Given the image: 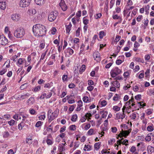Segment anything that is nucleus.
<instances>
[{"mask_svg":"<svg viewBox=\"0 0 154 154\" xmlns=\"http://www.w3.org/2000/svg\"><path fill=\"white\" fill-rule=\"evenodd\" d=\"M63 142L64 143L59 144V152H60V153H58V154H65V153L63 152V150L65 149L64 147L65 146L66 143L65 142V140L64 139H63Z\"/></svg>","mask_w":154,"mask_h":154,"instance_id":"obj_11","label":"nucleus"},{"mask_svg":"<svg viewBox=\"0 0 154 154\" xmlns=\"http://www.w3.org/2000/svg\"><path fill=\"white\" fill-rule=\"evenodd\" d=\"M7 122L10 126H13L17 124V122L12 119H11L10 121H8Z\"/></svg>","mask_w":154,"mask_h":154,"instance_id":"obj_26","label":"nucleus"},{"mask_svg":"<svg viewBox=\"0 0 154 154\" xmlns=\"http://www.w3.org/2000/svg\"><path fill=\"white\" fill-rule=\"evenodd\" d=\"M131 131V129H129L128 130H123V129H122L121 131L118 135V137L120 138H122L123 137L126 138L130 133Z\"/></svg>","mask_w":154,"mask_h":154,"instance_id":"obj_6","label":"nucleus"},{"mask_svg":"<svg viewBox=\"0 0 154 154\" xmlns=\"http://www.w3.org/2000/svg\"><path fill=\"white\" fill-rule=\"evenodd\" d=\"M62 78L63 82H67L68 81V76L66 75H63L62 76Z\"/></svg>","mask_w":154,"mask_h":154,"instance_id":"obj_58","label":"nucleus"},{"mask_svg":"<svg viewBox=\"0 0 154 154\" xmlns=\"http://www.w3.org/2000/svg\"><path fill=\"white\" fill-rule=\"evenodd\" d=\"M79 39L77 38H74L73 40L74 45H73L72 47V48L73 49H75V45H76V46L77 48L78 49L79 47V45L78 44L79 43Z\"/></svg>","mask_w":154,"mask_h":154,"instance_id":"obj_13","label":"nucleus"},{"mask_svg":"<svg viewBox=\"0 0 154 154\" xmlns=\"http://www.w3.org/2000/svg\"><path fill=\"white\" fill-rule=\"evenodd\" d=\"M82 100L83 101L86 103L89 102V98L88 97L85 96L83 97Z\"/></svg>","mask_w":154,"mask_h":154,"instance_id":"obj_62","label":"nucleus"},{"mask_svg":"<svg viewBox=\"0 0 154 154\" xmlns=\"http://www.w3.org/2000/svg\"><path fill=\"white\" fill-rule=\"evenodd\" d=\"M147 149L148 152H150L152 153L154 151V147L151 146H149Z\"/></svg>","mask_w":154,"mask_h":154,"instance_id":"obj_42","label":"nucleus"},{"mask_svg":"<svg viewBox=\"0 0 154 154\" xmlns=\"http://www.w3.org/2000/svg\"><path fill=\"white\" fill-rule=\"evenodd\" d=\"M111 84L112 86L117 88H119L120 86V83L117 80L113 81L111 82Z\"/></svg>","mask_w":154,"mask_h":154,"instance_id":"obj_21","label":"nucleus"},{"mask_svg":"<svg viewBox=\"0 0 154 154\" xmlns=\"http://www.w3.org/2000/svg\"><path fill=\"white\" fill-rule=\"evenodd\" d=\"M6 4L5 2H2L0 4V8L2 10H5L6 8Z\"/></svg>","mask_w":154,"mask_h":154,"instance_id":"obj_41","label":"nucleus"},{"mask_svg":"<svg viewBox=\"0 0 154 154\" xmlns=\"http://www.w3.org/2000/svg\"><path fill=\"white\" fill-rule=\"evenodd\" d=\"M57 111L53 112L51 110H49L48 112L49 122H51L57 116Z\"/></svg>","mask_w":154,"mask_h":154,"instance_id":"obj_5","label":"nucleus"},{"mask_svg":"<svg viewBox=\"0 0 154 154\" xmlns=\"http://www.w3.org/2000/svg\"><path fill=\"white\" fill-rule=\"evenodd\" d=\"M31 2V0H21L20 3V6L22 8L28 7Z\"/></svg>","mask_w":154,"mask_h":154,"instance_id":"obj_7","label":"nucleus"},{"mask_svg":"<svg viewBox=\"0 0 154 154\" xmlns=\"http://www.w3.org/2000/svg\"><path fill=\"white\" fill-rule=\"evenodd\" d=\"M150 58V55L147 54L146 55L144 56V59L145 60L148 61Z\"/></svg>","mask_w":154,"mask_h":154,"instance_id":"obj_64","label":"nucleus"},{"mask_svg":"<svg viewBox=\"0 0 154 154\" xmlns=\"http://www.w3.org/2000/svg\"><path fill=\"white\" fill-rule=\"evenodd\" d=\"M2 136L4 139H8L10 136V133L8 131H5L3 132Z\"/></svg>","mask_w":154,"mask_h":154,"instance_id":"obj_24","label":"nucleus"},{"mask_svg":"<svg viewBox=\"0 0 154 154\" xmlns=\"http://www.w3.org/2000/svg\"><path fill=\"white\" fill-rule=\"evenodd\" d=\"M86 66L85 65H82L80 68L79 73L80 74H82L85 70Z\"/></svg>","mask_w":154,"mask_h":154,"instance_id":"obj_39","label":"nucleus"},{"mask_svg":"<svg viewBox=\"0 0 154 154\" xmlns=\"http://www.w3.org/2000/svg\"><path fill=\"white\" fill-rule=\"evenodd\" d=\"M106 35V33L103 31H100L99 33V37L101 39L103 37Z\"/></svg>","mask_w":154,"mask_h":154,"instance_id":"obj_49","label":"nucleus"},{"mask_svg":"<svg viewBox=\"0 0 154 154\" xmlns=\"http://www.w3.org/2000/svg\"><path fill=\"white\" fill-rule=\"evenodd\" d=\"M8 43V40L4 35L0 36V45H5Z\"/></svg>","mask_w":154,"mask_h":154,"instance_id":"obj_9","label":"nucleus"},{"mask_svg":"<svg viewBox=\"0 0 154 154\" xmlns=\"http://www.w3.org/2000/svg\"><path fill=\"white\" fill-rule=\"evenodd\" d=\"M78 118L77 115L76 114L73 115L72 117L71 120L72 122H75L76 121Z\"/></svg>","mask_w":154,"mask_h":154,"instance_id":"obj_44","label":"nucleus"},{"mask_svg":"<svg viewBox=\"0 0 154 154\" xmlns=\"http://www.w3.org/2000/svg\"><path fill=\"white\" fill-rule=\"evenodd\" d=\"M130 151L132 154H138V152L136 150V148L134 146H132L130 149Z\"/></svg>","mask_w":154,"mask_h":154,"instance_id":"obj_22","label":"nucleus"},{"mask_svg":"<svg viewBox=\"0 0 154 154\" xmlns=\"http://www.w3.org/2000/svg\"><path fill=\"white\" fill-rule=\"evenodd\" d=\"M91 148H92V146L89 145H85L84 150L85 151H89L91 149Z\"/></svg>","mask_w":154,"mask_h":154,"instance_id":"obj_36","label":"nucleus"},{"mask_svg":"<svg viewBox=\"0 0 154 154\" xmlns=\"http://www.w3.org/2000/svg\"><path fill=\"white\" fill-rule=\"evenodd\" d=\"M26 103L28 106H31L33 104L35 103L34 97H31L27 100Z\"/></svg>","mask_w":154,"mask_h":154,"instance_id":"obj_14","label":"nucleus"},{"mask_svg":"<svg viewBox=\"0 0 154 154\" xmlns=\"http://www.w3.org/2000/svg\"><path fill=\"white\" fill-rule=\"evenodd\" d=\"M135 61L137 62H140L142 63H144V60L143 59H142L138 57L136 58Z\"/></svg>","mask_w":154,"mask_h":154,"instance_id":"obj_46","label":"nucleus"},{"mask_svg":"<svg viewBox=\"0 0 154 154\" xmlns=\"http://www.w3.org/2000/svg\"><path fill=\"white\" fill-rule=\"evenodd\" d=\"M30 96V94L28 93L26 94H23L22 95H19V97H18V98L20 100H22L27 98Z\"/></svg>","mask_w":154,"mask_h":154,"instance_id":"obj_16","label":"nucleus"},{"mask_svg":"<svg viewBox=\"0 0 154 154\" xmlns=\"http://www.w3.org/2000/svg\"><path fill=\"white\" fill-rule=\"evenodd\" d=\"M59 5L62 10H66L67 8L64 0H61L60 2L59 3Z\"/></svg>","mask_w":154,"mask_h":154,"instance_id":"obj_19","label":"nucleus"},{"mask_svg":"<svg viewBox=\"0 0 154 154\" xmlns=\"http://www.w3.org/2000/svg\"><path fill=\"white\" fill-rule=\"evenodd\" d=\"M77 106L75 109L76 111H79L82 109L81 107L83 106V102L81 100H79L77 102Z\"/></svg>","mask_w":154,"mask_h":154,"instance_id":"obj_18","label":"nucleus"},{"mask_svg":"<svg viewBox=\"0 0 154 154\" xmlns=\"http://www.w3.org/2000/svg\"><path fill=\"white\" fill-rule=\"evenodd\" d=\"M41 89V87L40 86H36L32 89V91L34 92H37L40 91Z\"/></svg>","mask_w":154,"mask_h":154,"instance_id":"obj_43","label":"nucleus"},{"mask_svg":"<svg viewBox=\"0 0 154 154\" xmlns=\"http://www.w3.org/2000/svg\"><path fill=\"white\" fill-rule=\"evenodd\" d=\"M67 100L69 99H74L75 97L73 95L71 94L70 95H67L66 96Z\"/></svg>","mask_w":154,"mask_h":154,"instance_id":"obj_63","label":"nucleus"},{"mask_svg":"<svg viewBox=\"0 0 154 154\" xmlns=\"http://www.w3.org/2000/svg\"><path fill=\"white\" fill-rule=\"evenodd\" d=\"M69 129L71 131H75L76 129V126L75 125H72L69 126Z\"/></svg>","mask_w":154,"mask_h":154,"instance_id":"obj_61","label":"nucleus"},{"mask_svg":"<svg viewBox=\"0 0 154 154\" xmlns=\"http://www.w3.org/2000/svg\"><path fill=\"white\" fill-rule=\"evenodd\" d=\"M44 0H35V3L37 5H42L44 3Z\"/></svg>","mask_w":154,"mask_h":154,"instance_id":"obj_37","label":"nucleus"},{"mask_svg":"<svg viewBox=\"0 0 154 154\" xmlns=\"http://www.w3.org/2000/svg\"><path fill=\"white\" fill-rule=\"evenodd\" d=\"M11 18L14 20H18L19 19V15L18 14H13L12 15Z\"/></svg>","mask_w":154,"mask_h":154,"instance_id":"obj_29","label":"nucleus"},{"mask_svg":"<svg viewBox=\"0 0 154 154\" xmlns=\"http://www.w3.org/2000/svg\"><path fill=\"white\" fill-rule=\"evenodd\" d=\"M93 57L94 60L99 62L101 60V57L100 53L98 51H95L93 54Z\"/></svg>","mask_w":154,"mask_h":154,"instance_id":"obj_8","label":"nucleus"},{"mask_svg":"<svg viewBox=\"0 0 154 154\" xmlns=\"http://www.w3.org/2000/svg\"><path fill=\"white\" fill-rule=\"evenodd\" d=\"M32 29L34 35L39 36H42L45 35L46 31L45 26L39 24L34 25Z\"/></svg>","mask_w":154,"mask_h":154,"instance_id":"obj_1","label":"nucleus"},{"mask_svg":"<svg viewBox=\"0 0 154 154\" xmlns=\"http://www.w3.org/2000/svg\"><path fill=\"white\" fill-rule=\"evenodd\" d=\"M46 94L45 93H43L41 96L37 98V99H44L45 97L46 98Z\"/></svg>","mask_w":154,"mask_h":154,"instance_id":"obj_54","label":"nucleus"},{"mask_svg":"<svg viewBox=\"0 0 154 154\" xmlns=\"http://www.w3.org/2000/svg\"><path fill=\"white\" fill-rule=\"evenodd\" d=\"M146 130L148 132H152L154 130V126L152 124H151L146 128Z\"/></svg>","mask_w":154,"mask_h":154,"instance_id":"obj_23","label":"nucleus"},{"mask_svg":"<svg viewBox=\"0 0 154 154\" xmlns=\"http://www.w3.org/2000/svg\"><path fill=\"white\" fill-rule=\"evenodd\" d=\"M28 86V83H26L22 85L20 87V88L21 90H23L26 88Z\"/></svg>","mask_w":154,"mask_h":154,"instance_id":"obj_57","label":"nucleus"},{"mask_svg":"<svg viewBox=\"0 0 154 154\" xmlns=\"http://www.w3.org/2000/svg\"><path fill=\"white\" fill-rule=\"evenodd\" d=\"M87 135L89 136H91L94 134H95V132L93 129L91 128L89 129L87 132Z\"/></svg>","mask_w":154,"mask_h":154,"instance_id":"obj_32","label":"nucleus"},{"mask_svg":"<svg viewBox=\"0 0 154 154\" xmlns=\"http://www.w3.org/2000/svg\"><path fill=\"white\" fill-rule=\"evenodd\" d=\"M29 113L32 115H35L36 114V111L33 109H30L29 110Z\"/></svg>","mask_w":154,"mask_h":154,"instance_id":"obj_51","label":"nucleus"},{"mask_svg":"<svg viewBox=\"0 0 154 154\" xmlns=\"http://www.w3.org/2000/svg\"><path fill=\"white\" fill-rule=\"evenodd\" d=\"M117 142L118 143L120 142L122 144L125 145L126 146H128L129 145L128 143V140L127 139L124 140L123 138H122L121 139L118 140Z\"/></svg>","mask_w":154,"mask_h":154,"instance_id":"obj_17","label":"nucleus"},{"mask_svg":"<svg viewBox=\"0 0 154 154\" xmlns=\"http://www.w3.org/2000/svg\"><path fill=\"white\" fill-rule=\"evenodd\" d=\"M122 70L118 67L113 68L110 71V74L112 78H114L122 72Z\"/></svg>","mask_w":154,"mask_h":154,"instance_id":"obj_4","label":"nucleus"},{"mask_svg":"<svg viewBox=\"0 0 154 154\" xmlns=\"http://www.w3.org/2000/svg\"><path fill=\"white\" fill-rule=\"evenodd\" d=\"M2 117L3 120H5L9 119H11V116L10 115L8 114L4 115L2 116Z\"/></svg>","mask_w":154,"mask_h":154,"instance_id":"obj_35","label":"nucleus"},{"mask_svg":"<svg viewBox=\"0 0 154 154\" xmlns=\"http://www.w3.org/2000/svg\"><path fill=\"white\" fill-rule=\"evenodd\" d=\"M25 34V30L22 28H18L14 31V35L17 38H22Z\"/></svg>","mask_w":154,"mask_h":154,"instance_id":"obj_2","label":"nucleus"},{"mask_svg":"<svg viewBox=\"0 0 154 154\" xmlns=\"http://www.w3.org/2000/svg\"><path fill=\"white\" fill-rule=\"evenodd\" d=\"M86 119L89 121V120L91 119V117L92 116V115L90 113H86L85 115Z\"/></svg>","mask_w":154,"mask_h":154,"instance_id":"obj_50","label":"nucleus"},{"mask_svg":"<svg viewBox=\"0 0 154 154\" xmlns=\"http://www.w3.org/2000/svg\"><path fill=\"white\" fill-rule=\"evenodd\" d=\"M81 30V28L80 27H79L76 30V35L77 37H79V36Z\"/></svg>","mask_w":154,"mask_h":154,"instance_id":"obj_55","label":"nucleus"},{"mask_svg":"<svg viewBox=\"0 0 154 154\" xmlns=\"http://www.w3.org/2000/svg\"><path fill=\"white\" fill-rule=\"evenodd\" d=\"M112 18L114 19H119V22L121 23L122 20V18L120 16H118L117 15H113Z\"/></svg>","mask_w":154,"mask_h":154,"instance_id":"obj_34","label":"nucleus"},{"mask_svg":"<svg viewBox=\"0 0 154 154\" xmlns=\"http://www.w3.org/2000/svg\"><path fill=\"white\" fill-rule=\"evenodd\" d=\"M145 112L147 115H149L153 113V110L152 109H148L145 110Z\"/></svg>","mask_w":154,"mask_h":154,"instance_id":"obj_33","label":"nucleus"},{"mask_svg":"<svg viewBox=\"0 0 154 154\" xmlns=\"http://www.w3.org/2000/svg\"><path fill=\"white\" fill-rule=\"evenodd\" d=\"M120 98V97L119 96V95L117 94H115V96H114L113 98V100L114 101H116L118 100Z\"/></svg>","mask_w":154,"mask_h":154,"instance_id":"obj_52","label":"nucleus"},{"mask_svg":"<svg viewBox=\"0 0 154 154\" xmlns=\"http://www.w3.org/2000/svg\"><path fill=\"white\" fill-rule=\"evenodd\" d=\"M66 51L67 53H69L70 55H72L74 53L73 50L70 48H68L66 50Z\"/></svg>","mask_w":154,"mask_h":154,"instance_id":"obj_40","label":"nucleus"},{"mask_svg":"<svg viewBox=\"0 0 154 154\" xmlns=\"http://www.w3.org/2000/svg\"><path fill=\"white\" fill-rule=\"evenodd\" d=\"M147 94L150 96L154 95V90L152 89H149V91L147 92Z\"/></svg>","mask_w":154,"mask_h":154,"instance_id":"obj_56","label":"nucleus"},{"mask_svg":"<svg viewBox=\"0 0 154 154\" xmlns=\"http://www.w3.org/2000/svg\"><path fill=\"white\" fill-rule=\"evenodd\" d=\"M26 60L24 58H20L19 59L17 62L16 64L19 67L20 66L23 64L24 62Z\"/></svg>","mask_w":154,"mask_h":154,"instance_id":"obj_20","label":"nucleus"},{"mask_svg":"<svg viewBox=\"0 0 154 154\" xmlns=\"http://www.w3.org/2000/svg\"><path fill=\"white\" fill-rule=\"evenodd\" d=\"M45 45V42H41L40 43V44L39 46V48L40 49H42L44 48Z\"/></svg>","mask_w":154,"mask_h":154,"instance_id":"obj_48","label":"nucleus"},{"mask_svg":"<svg viewBox=\"0 0 154 154\" xmlns=\"http://www.w3.org/2000/svg\"><path fill=\"white\" fill-rule=\"evenodd\" d=\"M51 134L49 135L47 137L46 142L48 145H52L53 143V141L50 139H49V138L50 137H51Z\"/></svg>","mask_w":154,"mask_h":154,"instance_id":"obj_28","label":"nucleus"},{"mask_svg":"<svg viewBox=\"0 0 154 154\" xmlns=\"http://www.w3.org/2000/svg\"><path fill=\"white\" fill-rule=\"evenodd\" d=\"M54 14V12L51 13L48 16V19L51 22L53 21L56 18L57 14L55 13Z\"/></svg>","mask_w":154,"mask_h":154,"instance_id":"obj_12","label":"nucleus"},{"mask_svg":"<svg viewBox=\"0 0 154 154\" xmlns=\"http://www.w3.org/2000/svg\"><path fill=\"white\" fill-rule=\"evenodd\" d=\"M130 109H132V111L134 110H136L139 109V108H137L135 106V104L134 103H131L130 106L126 107H123L122 109V112H125V110H126L127 112L128 113H129L131 112Z\"/></svg>","mask_w":154,"mask_h":154,"instance_id":"obj_3","label":"nucleus"},{"mask_svg":"<svg viewBox=\"0 0 154 154\" xmlns=\"http://www.w3.org/2000/svg\"><path fill=\"white\" fill-rule=\"evenodd\" d=\"M149 23V20L148 19L146 18V19H144V22L143 23L144 26L143 27L144 29H145L146 28V27L148 26Z\"/></svg>","mask_w":154,"mask_h":154,"instance_id":"obj_47","label":"nucleus"},{"mask_svg":"<svg viewBox=\"0 0 154 154\" xmlns=\"http://www.w3.org/2000/svg\"><path fill=\"white\" fill-rule=\"evenodd\" d=\"M125 112H122V113H117L116 114L115 119L118 120L122 119L125 117Z\"/></svg>","mask_w":154,"mask_h":154,"instance_id":"obj_10","label":"nucleus"},{"mask_svg":"<svg viewBox=\"0 0 154 154\" xmlns=\"http://www.w3.org/2000/svg\"><path fill=\"white\" fill-rule=\"evenodd\" d=\"M20 115L22 117V121L21 122H23H23H26L27 121V116L24 115L22 113L20 114Z\"/></svg>","mask_w":154,"mask_h":154,"instance_id":"obj_38","label":"nucleus"},{"mask_svg":"<svg viewBox=\"0 0 154 154\" xmlns=\"http://www.w3.org/2000/svg\"><path fill=\"white\" fill-rule=\"evenodd\" d=\"M130 74L128 72L126 71L124 72L123 74V76L125 78L127 79L129 77Z\"/></svg>","mask_w":154,"mask_h":154,"instance_id":"obj_45","label":"nucleus"},{"mask_svg":"<svg viewBox=\"0 0 154 154\" xmlns=\"http://www.w3.org/2000/svg\"><path fill=\"white\" fill-rule=\"evenodd\" d=\"M101 145V142H99L95 143L94 146V149L97 151L98 150L100 147Z\"/></svg>","mask_w":154,"mask_h":154,"instance_id":"obj_27","label":"nucleus"},{"mask_svg":"<svg viewBox=\"0 0 154 154\" xmlns=\"http://www.w3.org/2000/svg\"><path fill=\"white\" fill-rule=\"evenodd\" d=\"M112 109L116 111H119L120 110V108L117 106H115L113 107Z\"/></svg>","mask_w":154,"mask_h":154,"instance_id":"obj_59","label":"nucleus"},{"mask_svg":"<svg viewBox=\"0 0 154 154\" xmlns=\"http://www.w3.org/2000/svg\"><path fill=\"white\" fill-rule=\"evenodd\" d=\"M83 22L84 25H87L89 23V20L86 19L85 17L83 18Z\"/></svg>","mask_w":154,"mask_h":154,"instance_id":"obj_53","label":"nucleus"},{"mask_svg":"<svg viewBox=\"0 0 154 154\" xmlns=\"http://www.w3.org/2000/svg\"><path fill=\"white\" fill-rule=\"evenodd\" d=\"M154 136V134L152 133H149L147 134L145 137V140L146 141H149L151 140V136Z\"/></svg>","mask_w":154,"mask_h":154,"instance_id":"obj_25","label":"nucleus"},{"mask_svg":"<svg viewBox=\"0 0 154 154\" xmlns=\"http://www.w3.org/2000/svg\"><path fill=\"white\" fill-rule=\"evenodd\" d=\"M72 26V25L70 23L68 25L66 26V32L68 34L69 33L71 30Z\"/></svg>","mask_w":154,"mask_h":154,"instance_id":"obj_31","label":"nucleus"},{"mask_svg":"<svg viewBox=\"0 0 154 154\" xmlns=\"http://www.w3.org/2000/svg\"><path fill=\"white\" fill-rule=\"evenodd\" d=\"M100 113L102 114V118H105L108 114V112L107 111L102 110L100 112Z\"/></svg>","mask_w":154,"mask_h":154,"instance_id":"obj_30","label":"nucleus"},{"mask_svg":"<svg viewBox=\"0 0 154 154\" xmlns=\"http://www.w3.org/2000/svg\"><path fill=\"white\" fill-rule=\"evenodd\" d=\"M135 103V102L134 101V99L132 96L129 100L125 103V105L123 106V107H126L129 106H130L131 103Z\"/></svg>","mask_w":154,"mask_h":154,"instance_id":"obj_15","label":"nucleus"},{"mask_svg":"<svg viewBox=\"0 0 154 154\" xmlns=\"http://www.w3.org/2000/svg\"><path fill=\"white\" fill-rule=\"evenodd\" d=\"M17 55H14L11 57L10 58V59L11 60L13 61L14 62H16L17 61Z\"/></svg>","mask_w":154,"mask_h":154,"instance_id":"obj_60","label":"nucleus"}]
</instances>
